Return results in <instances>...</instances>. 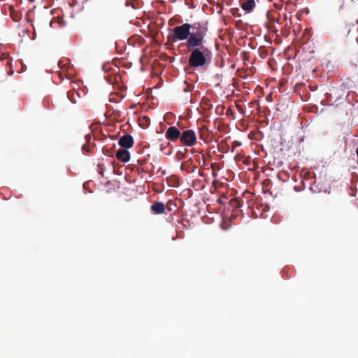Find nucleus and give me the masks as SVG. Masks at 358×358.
<instances>
[{
  "label": "nucleus",
  "instance_id": "nucleus-15",
  "mask_svg": "<svg viewBox=\"0 0 358 358\" xmlns=\"http://www.w3.org/2000/svg\"><path fill=\"white\" fill-rule=\"evenodd\" d=\"M13 73H14V71H13V70L12 69V68L10 67V71L8 72V74L9 76H12V75L13 74Z\"/></svg>",
  "mask_w": 358,
  "mask_h": 358
},
{
  "label": "nucleus",
  "instance_id": "nucleus-10",
  "mask_svg": "<svg viewBox=\"0 0 358 358\" xmlns=\"http://www.w3.org/2000/svg\"><path fill=\"white\" fill-rule=\"evenodd\" d=\"M0 60L1 61L7 60L6 64L8 65L9 66H11V59L7 53H3L0 56Z\"/></svg>",
  "mask_w": 358,
  "mask_h": 358
},
{
  "label": "nucleus",
  "instance_id": "nucleus-20",
  "mask_svg": "<svg viewBox=\"0 0 358 358\" xmlns=\"http://www.w3.org/2000/svg\"><path fill=\"white\" fill-rule=\"evenodd\" d=\"M357 23L358 24V20H357Z\"/></svg>",
  "mask_w": 358,
  "mask_h": 358
},
{
  "label": "nucleus",
  "instance_id": "nucleus-8",
  "mask_svg": "<svg viewBox=\"0 0 358 358\" xmlns=\"http://www.w3.org/2000/svg\"><path fill=\"white\" fill-rule=\"evenodd\" d=\"M151 210L155 214H162L165 211V205L161 201L155 202L151 206Z\"/></svg>",
  "mask_w": 358,
  "mask_h": 358
},
{
  "label": "nucleus",
  "instance_id": "nucleus-11",
  "mask_svg": "<svg viewBox=\"0 0 358 358\" xmlns=\"http://www.w3.org/2000/svg\"><path fill=\"white\" fill-rule=\"evenodd\" d=\"M199 138L203 140L205 143H208V141L206 140V137L208 136V133L206 131L204 130H200L199 131Z\"/></svg>",
  "mask_w": 358,
  "mask_h": 358
},
{
  "label": "nucleus",
  "instance_id": "nucleus-13",
  "mask_svg": "<svg viewBox=\"0 0 358 358\" xmlns=\"http://www.w3.org/2000/svg\"><path fill=\"white\" fill-rule=\"evenodd\" d=\"M231 205L234 207H240V203H239V201L236 199H234V200H231Z\"/></svg>",
  "mask_w": 358,
  "mask_h": 358
},
{
  "label": "nucleus",
  "instance_id": "nucleus-14",
  "mask_svg": "<svg viewBox=\"0 0 358 358\" xmlns=\"http://www.w3.org/2000/svg\"><path fill=\"white\" fill-rule=\"evenodd\" d=\"M83 150L86 152H90V147L87 145H83Z\"/></svg>",
  "mask_w": 358,
  "mask_h": 358
},
{
  "label": "nucleus",
  "instance_id": "nucleus-19",
  "mask_svg": "<svg viewBox=\"0 0 358 358\" xmlns=\"http://www.w3.org/2000/svg\"><path fill=\"white\" fill-rule=\"evenodd\" d=\"M184 91H185V92H189V90L185 89V90H184Z\"/></svg>",
  "mask_w": 358,
  "mask_h": 358
},
{
  "label": "nucleus",
  "instance_id": "nucleus-1",
  "mask_svg": "<svg viewBox=\"0 0 358 358\" xmlns=\"http://www.w3.org/2000/svg\"><path fill=\"white\" fill-rule=\"evenodd\" d=\"M205 38L193 36L190 38L187 47L190 52L188 65L192 69L203 67L210 60L211 52L203 45Z\"/></svg>",
  "mask_w": 358,
  "mask_h": 358
},
{
  "label": "nucleus",
  "instance_id": "nucleus-5",
  "mask_svg": "<svg viewBox=\"0 0 358 358\" xmlns=\"http://www.w3.org/2000/svg\"><path fill=\"white\" fill-rule=\"evenodd\" d=\"M120 147L124 149L130 148L134 145V139L131 135L127 134L122 136L118 142Z\"/></svg>",
  "mask_w": 358,
  "mask_h": 358
},
{
  "label": "nucleus",
  "instance_id": "nucleus-6",
  "mask_svg": "<svg viewBox=\"0 0 358 358\" xmlns=\"http://www.w3.org/2000/svg\"><path fill=\"white\" fill-rule=\"evenodd\" d=\"M115 157L119 161L126 163L130 159V153L127 149L121 148L116 152Z\"/></svg>",
  "mask_w": 358,
  "mask_h": 358
},
{
  "label": "nucleus",
  "instance_id": "nucleus-3",
  "mask_svg": "<svg viewBox=\"0 0 358 358\" xmlns=\"http://www.w3.org/2000/svg\"><path fill=\"white\" fill-rule=\"evenodd\" d=\"M180 142L184 146H193L196 142V136L195 132L192 129L183 131L181 132Z\"/></svg>",
  "mask_w": 358,
  "mask_h": 358
},
{
  "label": "nucleus",
  "instance_id": "nucleus-18",
  "mask_svg": "<svg viewBox=\"0 0 358 358\" xmlns=\"http://www.w3.org/2000/svg\"><path fill=\"white\" fill-rule=\"evenodd\" d=\"M234 143H236V145H241V143H237V142H234Z\"/></svg>",
  "mask_w": 358,
  "mask_h": 358
},
{
  "label": "nucleus",
  "instance_id": "nucleus-16",
  "mask_svg": "<svg viewBox=\"0 0 358 358\" xmlns=\"http://www.w3.org/2000/svg\"><path fill=\"white\" fill-rule=\"evenodd\" d=\"M85 138H86L87 141H89L91 139V136L90 135H86L85 136Z\"/></svg>",
  "mask_w": 358,
  "mask_h": 358
},
{
  "label": "nucleus",
  "instance_id": "nucleus-17",
  "mask_svg": "<svg viewBox=\"0 0 358 358\" xmlns=\"http://www.w3.org/2000/svg\"><path fill=\"white\" fill-rule=\"evenodd\" d=\"M217 202H219L220 203H222V201H221V199H219L217 200Z\"/></svg>",
  "mask_w": 358,
  "mask_h": 358
},
{
  "label": "nucleus",
  "instance_id": "nucleus-9",
  "mask_svg": "<svg viewBox=\"0 0 358 358\" xmlns=\"http://www.w3.org/2000/svg\"><path fill=\"white\" fill-rule=\"evenodd\" d=\"M76 97H79V94L77 91L73 90L68 92V98L72 103H76Z\"/></svg>",
  "mask_w": 358,
  "mask_h": 358
},
{
  "label": "nucleus",
  "instance_id": "nucleus-4",
  "mask_svg": "<svg viewBox=\"0 0 358 358\" xmlns=\"http://www.w3.org/2000/svg\"><path fill=\"white\" fill-rule=\"evenodd\" d=\"M181 132L175 126H171L167 129L165 133V137L171 141H176L180 139Z\"/></svg>",
  "mask_w": 358,
  "mask_h": 358
},
{
  "label": "nucleus",
  "instance_id": "nucleus-2",
  "mask_svg": "<svg viewBox=\"0 0 358 358\" xmlns=\"http://www.w3.org/2000/svg\"><path fill=\"white\" fill-rule=\"evenodd\" d=\"M207 31V27L201 26L199 23H196L193 25L189 23H184L173 29L172 37L173 38V41H186L185 45L187 47L189 41L192 37L197 36V37L205 38Z\"/></svg>",
  "mask_w": 358,
  "mask_h": 358
},
{
  "label": "nucleus",
  "instance_id": "nucleus-7",
  "mask_svg": "<svg viewBox=\"0 0 358 358\" xmlns=\"http://www.w3.org/2000/svg\"><path fill=\"white\" fill-rule=\"evenodd\" d=\"M255 5L256 3L254 0H243L241 1V8L247 12H251L255 7Z\"/></svg>",
  "mask_w": 358,
  "mask_h": 358
},
{
  "label": "nucleus",
  "instance_id": "nucleus-21",
  "mask_svg": "<svg viewBox=\"0 0 358 358\" xmlns=\"http://www.w3.org/2000/svg\"><path fill=\"white\" fill-rule=\"evenodd\" d=\"M357 31H358V27H357Z\"/></svg>",
  "mask_w": 358,
  "mask_h": 358
},
{
  "label": "nucleus",
  "instance_id": "nucleus-12",
  "mask_svg": "<svg viewBox=\"0 0 358 358\" xmlns=\"http://www.w3.org/2000/svg\"><path fill=\"white\" fill-rule=\"evenodd\" d=\"M97 167H98V169H99L98 171H99V174L101 176H103V172H104L103 164H99Z\"/></svg>",
  "mask_w": 358,
  "mask_h": 358
}]
</instances>
